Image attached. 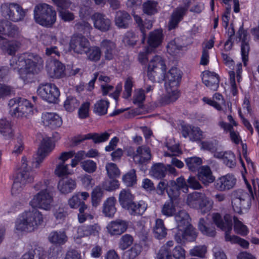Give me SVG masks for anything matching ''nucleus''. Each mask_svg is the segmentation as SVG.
I'll return each instance as SVG.
<instances>
[{
  "label": "nucleus",
  "instance_id": "f257e3e1",
  "mask_svg": "<svg viewBox=\"0 0 259 259\" xmlns=\"http://www.w3.org/2000/svg\"><path fill=\"white\" fill-rule=\"evenodd\" d=\"M166 67L162 57L155 55L150 59L147 68V75L152 82L165 80L166 94L161 97L159 102L162 105L176 101L179 97L177 90L182 77L181 71L177 68H172L166 74Z\"/></svg>",
  "mask_w": 259,
  "mask_h": 259
},
{
  "label": "nucleus",
  "instance_id": "f03ea898",
  "mask_svg": "<svg viewBox=\"0 0 259 259\" xmlns=\"http://www.w3.org/2000/svg\"><path fill=\"white\" fill-rule=\"evenodd\" d=\"M19 62L23 66L22 68L19 69V74L20 77L25 82H30L34 76L39 74L44 68V60L37 54H20Z\"/></svg>",
  "mask_w": 259,
  "mask_h": 259
},
{
  "label": "nucleus",
  "instance_id": "7ed1b4c3",
  "mask_svg": "<svg viewBox=\"0 0 259 259\" xmlns=\"http://www.w3.org/2000/svg\"><path fill=\"white\" fill-rule=\"evenodd\" d=\"M43 222L42 215L37 209L25 211L19 216L15 227L20 231L31 232L36 229Z\"/></svg>",
  "mask_w": 259,
  "mask_h": 259
},
{
  "label": "nucleus",
  "instance_id": "20e7f679",
  "mask_svg": "<svg viewBox=\"0 0 259 259\" xmlns=\"http://www.w3.org/2000/svg\"><path fill=\"white\" fill-rule=\"evenodd\" d=\"M212 220L217 226L225 231V240L231 243H236L243 248L246 249L249 247V242L245 239L236 235H230V233L232 229V220L229 214L224 216V220L221 215L219 213L212 214Z\"/></svg>",
  "mask_w": 259,
  "mask_h": 259
},
{
  "label": "nucleus",
  "instance_id": "39448f33",
  "mask_svg": "<svg viewBox=\"0 0 259 259\" xmlns=\"http://www.w3.org/2000/svg\"><path fill=\"white\" fill-rule=\"evenodd\" d=\"M244 181L250 196L242 189L236 190L231 193V204L233 211L239 214L243 213V210H247L249 208L251 204L250 197L254 198L253 191L250 184L245 179Z\"/></svg>",
  "mask_w": 259,
  "mask_h": 259
},
{
  "label": "nucleus",
  "instance_id": "423d86ee",
  "mask_svg": "<svg viewBox=\"0 0 259 259\" xmlns=\"http://www.w3.org/2000/svg\"><path fill=\"white\" fill-rule=\"evenodd\" d=\"M33 17L36 23L49 28L55 23L57 13L53 6L46 3H40L34 7Z\"/></svg>",
  "mask_w": 259,
  "mask_h": 259
},
{
  "label": "nucleus",
  "instance_id": "0eeeda50",
  "mask_svg": "<svg viewBox=\"0 0 259 259\" xmlns=\"http://www.w3.org/2000/svg\"><path fill=\"white\" fill-rule=\"evenodd\" d=\"M8 107L9 113L13 117H27L33 114V105L28 100L22 97H17L10 99Z\"/></svg>",
  "mask_w": 259,
  "mask_h": 259
},
{
  "label": "nucleus",
  "instance_id": "6e6552de",
  "mask_svg": "<svg viewBox=\"0 0 259 259\" xmlns=\"http://www.w3.org/2000/svg\"><path fill=\"white\" fill-rule=\"evenodd\" d=\"M2 16L13 22H19L24 20L28 12L19 4L15 3H5L1 7Z\"/></svg>",
  "mask_w": 259,
  "mask_h": 259
},
{
  "label": "nucleus",
  "instance_id": "1a4fd4ad",
  "mask_svg": "<svg viewBox=\"0 0 259 259\" xmlns=\"http://www.w3.org/2000/svg\"><path fill=\"white\" fill-rule=\"evenodd\" d=\"M53 202V197L50 191H39L33 196L29 204L33 208L49 210L52 207Z\"/></svg>",
  "mask_w": 259,
  "mask_h": 259
},
{
  "label": "nucleus",
  "instance_id": "9d476101",
  "mask_svg": "<svg viewBox=\"0 0 259 259\" xmlns=\"http://www.w3.org/2000/svg\"><path fill=\"white\" fill-rule=\"evenodd\" d=\"M37 93L43 100L50 103H56L60 96V91L56 85L47 83L39 86Z\"/></svg>",
  "mask_w": 259,
  "mask_h": 259
},
{
  "label": "nucleus",
  "instance_id": "9b49d317",
  "mask_svg": "<svg viewBox=\"0 0 259 259\" xmlns=\"http://www.w3.org/2000/svg\"><path fill=\"white\" fill-rule=\"evenodd\" d=\"M181 190L185 193L188 192V186L184 177H180L176 181H168L166 193L170 199H177L180 195Z\"/></svg>",
  "mask_w": 259,
  "mask_h": 259
},
{
  "label": "nucleus",
  "instance_id": "f8f14e48",
  "mask_svg": "<svg viewBox=\"0 0 259 259\" xmlns=\"http://www.w3.org/2000/svg\"><path fill=\"white\" fill-rule=\"evenodd\" d=\"M54 147L55 144L51 138H44L38 149L36 156L35 157V161L33 162V166L38 168L45 158L53 151Z\"/></svg>",
  "mask_w": 259,
  "mask_h": 259
},
{
  "label": "nucleus",
  "instance_id": "ddd939ff",
  "mask_svg": "<svg viewBox=\"0 0 259 259\" xmlns=\"http://www.w3.org/2000/svg\"><path fill=\"white\" fill-rule=\"evenodd\" d=\"M183 6L177 7L172 12L168 22V29L171 30L178 27L179 23L186 15L191 3V0H182Z\"/></svg>",
  "mask_w": 259,
  "mask_h": 259
},
{
  "label": "nucleus",
  "instance_id": "4468645a",
  "mask_svg": "<svg viewBox=\"0 0 259 259\" xmlns=\"http://www.w3.org/2000/svg\"><path fill=\"white\" fill-rule=\"evenodd\" d=\"M197 237V232L191 224L181 230H177L175 233L174 239L179 244H184L186 242H192Z\"/></svg>",
  "mask_w": 259,
  "mask_h": 259
},
{
  "label": "nucleus",
  "instance_id": "2eb2a0df",
  "mask_svg": "<svg viewBox=\"0 0 259 259\" xmlns=\"http://www.w3.org/2000/svg\"><path fill=\"white\" fill-rule=\"evenodd\" d=\"M90 45L88 39L81 35H73L69 42L70 49L75 53L80 55L86 53Z\"/></svg>",
  "mask_w": 259,
  "mask_h": 259
},
{
  "label": "nucleus",
  "instance_id": "dca6fc26",
  "mask_svg": "<svg viewBox=\"0 0 259 259\" xmlns=\"http://www.w3.org/2000/svg\"><path fill=\"white\" fill-rule=\"evenodd\" d=\"M236 182L235 176L228 174L218 179L214 183V187L220 191H227L233 189Z\"/></svg>",
  "mask_w": 259,
  "mask_h": 259
},
{
  "label": "nucleus",
  "instance_id": "f3484780",
  "mask_svg": "<svg viewBox=\"0 0 259 259\" xmlns=\"http://www.w3.org/2000/svg\"><path fill=\"white\" fill-rule=\"evenodd\" d=\"M46 68L48 75L51 78H59L65 75V66L57 60L47 62Z\"/></svg>",
  "mask_w": 259,
  "mask_h": 259
},
{
  "label": "nucleus",
  "instance_id": "a211bd4d",
  "mask_svg": "<svg viewBox=\"0 0 259 259\" xmlns=\"http://www.w3.org/2000/svg\"><path fill=\"white\" fill-rule=\"evenodd\" d=\"M157 259H185V251L180 246H176L172 252L165 247L161 248L157 256Z\"/></svg>",
  "mask_w": 259,
  "mask_h": 259
},
{
  "label": "nucleus",
  "instance_id": "6ab92c4d",
  "mask_svg": "<svg viewBox=\"0 0 259 259\" xmlns=\"http://www.w3.org/2000/svg\"><path fill=\"white\" fill-rule=\"evenodd\" d=\"M91 19L93 22L94 27L101 32H107L111 26V21L105 14L100 13H95Z\"/></svg>",
  "mask_w": 259,
  "mask_h": 259
},
{
  "label": "nucleus",
  "instance_id": "aec40b11",
  "mask_svg": "<svg viewBox=\"0 0 259 259\" xmlns=\"http://www.w3.org/2000/svg\"><path fill=\"white\" fill-rule=\"evenodd\" d=\"M128 226V222L121 219L111 221L107 226L108 232L111 235H120L124 233Z\"/></svg>",
  "mask_w": 259,
  "mask_h": 259
},
{
  "label": "nucleus",
  "instance_id": "412c9836",
  "mask_svg": "<svg viewBox=\"0 0 259 259\" xmlns=\"http://www.w3.org/2000/svg\"><path fill=\"white\" fill-rule=\"evenodd\" d=\"M33 180V177H29L25 173L18 174L12 187V194L16 195L19 194L22 191L24 186L26 183L32 182Z\"/></svg>",
  "mask_w": 259,
  "mask_h": 259
},
{
  "label": "nucleus",
  "instance_id": "4be33fe9",
  "mask_svg": "<svg viewBox=\"0 0 259 259\" xmlns=\"http://www.w3.org/2000/svg\"><path fill=\"white\" fill-rule=\"evenodd\" d=\"M0 33L10 37L17 38L20 31L19 27L7 20L0 21Z\"/></svg>",
  "mask_w": 259,
  "mask_h": 259
},
{
  "label": "nucleus",
  "instance_id": "5701e85b",
  "mask_svg": "<svg viewBox=\"0 0 259 259\" xmlns=\"http://www.w3.org/2000/svg\"><path fill=\"white\" fill-rule=\"evenodd\" d=\"M151 158L150 149L144 145L139 146L134 155V160L136 163L143 164L148 162Z\"/></svg>",
  "mask_w": 259,
  "mask_h": 259
},
{
  "label": "nucleus",
  "instance_id": "b1692460",
  "mask_svg": "<svg viewBox=\"0 0 259 259\" xmlns=\"http://www.w3.org/2000/svg\"><path fill=\"white\" fill-rule=\"evenodd\" d=\"M100 49L104 53L106 60L113 59L116 54V46L114 42L107 39H103L100 43Z\"/></svg>",
  "mask_w": 259,
  "mask_h": 259
},
{
  "label": "nucleus",
  "instance_id": "393cba45",
  "mask_svg": "<svg viewBox=\"0 0 259 259\" xmlns=\"http://www.w3.org/2000/svg\"><path fill=\"white\" fill-rule=\"evenodd\" d=\"M110 134L105 132L101 134L98 133H89L80 136L75 140V143L77 144L86 140H93L95 144L104 142L107 141L110 137Z\"/></svg>",
  "mask_w": 259,
  "mask_h": 259
},
{
  "label": "nucleus",
  "instance_id": "a878e982",
  "mask_svg": "<svg viewBox=\"0 0 259 259\" xmlns=\"http://www.w3.org/2000/svg\"><path fill=\"white\" fill-rule=\"evenodd\" d=\"M42 122L46 126L56 128L62 124V120L59 115L52 112L43 113L41 116Z\"/></svg>",
  "mask_w": 259,
  "mask_h": 259
},
{
  "label": "nucleus",
  "instance_id": "bb28decb",
  "mask_svg": "<svg viewBox=\"0 0 259 259\" xmlns=\"http://www.w3.org/2000/svg\"><path fill=\"white\" fill-rule=\"evenodd\" d=\"M114 21L117 27L126 29L132 23V19L131 15L126 11L119 10L116 12Z\"/></svg>",
  "mask_w": 259,
  "mask_h": 259
},
{
  "label": "nucleus",
  "instance_id": "cd10ccee",
  "mask_svg": "<svg viewBox=\"0 0 259 259\" xmlns=\"http://www.w3.org/2000/svg\"><path fill=\"white\" fill-rule=\"evenodd\" d=\"M203 83L212 91H216L219 87V75L213 72H206L202 77Z\"/></svg>",
  "mask_w": 259,
  "mask_h": 259
},
{
  "label": "nucleus",
  "instance_id": "c85d7f7f",
  "mask_svg": "<svg viewBox=\"0 0 259 259\" xmlns=\"http://www.w3.org/2000/svg\"><path fill=\"white\" fill-rule=\"evenodd\" d=\"M21 44L18 41H9L0 36V48L10 55H14L20 48Z\"/></svg>",
  "mask_w": 259,
  "mask_h": 259
},
{
  "label": "nucleus",
  "instance_id": "c756f323",
  "mask_svg": "<svg viewBox=\"0 0 259 259\" xmlns=\"http://www.w3.org/2000/svg\"><path fill=\"white\" fill-rule=\"evenodd\" d=\"M147 208V203L143 200H140L138 202L133 201L125 209L132 215H141L144 213Z\"/></svg>",
  "mask_w": 259,
  "mask_h": 259
},
{
  "label": "nucleus",
  "instance_id": "7c9ffc66",
  "mask_svg": "<svg viewBox=\"0 0 259 259\" xmlns=\"http://www.w3.org/2000/svg\"><path fill=\"white\" fill-rule=\"evenodd\" d=\"M48 240L51 243L60 246L67 241L68 237L64 231H53L50 233Z\"/></svg>",
  "mask_w": 259,
  "mask_h": 259
},
{
  "label": "nucleus",
  "instance_id": "2f4dec72",
  "mask_svg": "<svg viewBox=\"0 0 259 259\" xmlns=\"http://www.w3.org/2000/svg\"><path fill=\"white\" fill-rule=\"evenodd\" d=\"M76 184L75 180L72 179L64 178L60 180L58 184L59 191L64 194L71 193L76 188Z\"/></svg>",
  "mask_w": 259,
  "mask_h": 259
},
{
  "label": "nucleus",
  "instance_id": "473e14b6",
  "mask_svg": "<svg viewBox=\"0 0 259 259\" xmlns=\"http://www.w3.org/2000/svg\"><path fill=\"white\" fill-rule=\"evenodd\" d=\"M101 230V227L98 224L90 225H82L78 227L77 233L80 237L96 236Z\"/></svg>",
  "mask_w": 259,
  "mask_h": 259
},
{
  "label": "nucleus",
  "instance_id": "72a5a7b5",
  "mask_svg": "<svg viewBox=\"0 0 259 259\" xmlns=\"http://www.w3.org/2000/svg\"><path fill=\"white\" fill-rule=\"evenodd\" d=\"M199 179L205 185H208L214 181V177L212 175L210 167L208 166H202L198 172Z\"/></svg>",
  "mask_w": 259,
  "mask_h": 259
},
{
  "label": "nucleus",
  "instance_id": "f704fd0d",
  "mask_svg": "<svg viewBox=\"0 0 259 259\" xmlns=\"http://www.w3.org/2000/svg\"><path fill=\"white\" fill-rule=\"evenodd\" d=\"M175 220L177 224V230H181L191 225V219L189 214L185 210H180L176 213Z\"/></svg>",
  "mask_w": 259,
  "mask_h": 259
},
{
  "label": "nucleus",
  "instance_id": "c9c22d12",
  "mask_svg": "<svg viewBox=\"0 0 259 259\" xmlns=\"http://www.w3.org/2000/svg\"><path fill=\"white\" fill-rule=\"evenodd\" d=\"M115 202L116 199L114 197H109L104 202L102 212L105 217H113L116 211Z\"/></svg>",
  "mask_w": 259,
  "mask_h": 259
},
{
  "label": "nucleus",
  "instance_id": "e433bc0d",
  "mask_svg": "<svg viewBox=\"0 0 259 259\" xmlns=\"http://www.w3.org/2000/svg\"><path fill=\"white\" fill-rule=\"evenodd\" d=\"M163 40L162 30L157 29L150 32L148 43L151 48H155L161 44Z\"/></svg>",
  "mask_w": 259,
  "mask_h": 259
},
{
  "label": "nucleus",
  "instance_id": "4c0bfd02",
  "mask_svg": "<svg viewBox=\"0 0 259 259\" xmlns=\"http://www.w3.org/2000/svg\"><path fill=\"white\" fill-rule=\"evenodd\" d=\"M153 232L154 237L158 239H162L165 237L167 234V229L162 220L160 219L156 220Z\"/></svg>",
  "mask_w": 259,
  "mask_h": 259
},
{
  "label": "nucleus",
  "instance_id": "58836bf2",
  "mask_svg": "<svg viewBox=\"0 0 259 259\" xmlns=\"http://www.w3.org/2000/svg\"><path fill=\"white\" fill-rule=\"evenodd\" d=\"M0 134L6 139H9L14 135L11 123L6 119H0Z\"/></svg>",
  "mask_w": 259,
  "mask_h": 259
},
{
  "label": "nucleus",
  "instance_id": "ea45409f",
  "mask_svg": "<svg viewBox=\"0 0 259 259\" xmlns=\"http://www.w3.org/2000/svg\"><path fill=\"white\" fill-rule=\"evenodd\" d=\"M204 196V194L198 192L189 194L187 198L188 205L192 208L197 209L200 206V203Z\"/></svg>",
  "mask_w": 259,
  "mask_h": 259
},
{
  "label": "nucleus",
  "instance_id": "a19ab883",
  "mask_svg": "<svg viewBox=\"0 0 259 259\" xmlns=\"http://www.w3.org/2000/svg\"><path fill=\"white\" fill-rule=\"evenodd\" d=\"M78 220L79 223H83L88 220H92L94 216L92 214L90 208L84 203H82L79 208Z\"/></svg>",
  "mask_w": 259,
  "mask_h": 259
},
{
  "label": "nucleus",
  "instance_id": "79ce46f5",
  "mask_svg": "<svg viewBox=\"0 0 259 259\" xmlns=\"http://www.w3.org/2000/svg\"><path fill=\"white\" fill-rule=\"evenodd\" d=\"M150 173L151 176L156 179H163L166 173V166L163 163H156L151 167Z\"/></svg>",
  "mask_w": 259,
  "mask_h": 259
},
{
  "label": "nucleus",
  "instance_id": "37998d69",
  "mask_svg": "<svg viewBox=\"0 0 259 259\" xmlns=\"http://www.w3.org/2000/svg\"><path fill=\"white\" fill-rule=\"evenodd\" d=\"M233 219L235 232L243 237L247 236L249 232L248 227L239 220L237 217L234 216Z\"/></svg>",
  "mask_w": 259,
  "mask_h": 259
},
{
  "label": "nucleus",
  "instance_id": "c03bdc74",
  "mask_svg": "<svg viewBox=\"0 0 259 259\" xmlns=\"http://www.w3.org/2000/svg\"><path fill=\"white\" fill-rule=\"evenodd\" d=\"M134 196L128 190L123 189L120 192L119 202L122 207L125 209L133 201Z\"/></svg>",
  "mask_w": 259,
  "mask_h": 259
},
{
  "label": "nucleus",
  "instance_id": "a18cd8bd",
  "mask_svg": "<svg viewBox=\"0 0 259 259\" xmlns=\"http://www.w3.org/2000/svg\"><path fill=\"white\" fill-rule=\"evenodd\" d=\"M109 106V102L107 100H100L94 104V112L96 114L102 116L105 115Z\"/></svg>",
  "mask_w": 259,
  "mask_h": 259
},
{
  "label": "nucleus",
  "instance_id": "49530a36",
  "mask_svg": "<svg viewBox=\"0 0 259 259\" xmlns=\"http://www.w3.org/2000/svg\"><path fill=\"white\" fill-rule=\"evenodd\" d=\"M104 189L100 186L95 187L91 193L92 203L94 207L98 206L102 201L104 195Z\"/></svg>",
  "mask_w": 259,
  "mask_h": 259
},
{
  "label": "nucleus",
  "instance_id": "de8ad7c7",
  "mask_svg": "<svg viewBox=\"0 0 259 259\" xmlns=\"http://www.w3.org/2000/svg\"><path fill=\"white\" fill-rule=\"evenodd\" d=\"M84 54L87 55V59L92 62H96L100 60L102 51L97 46L89 47V50Z\"/></svg>",
  "mask_w": 259,
  "mask_h": 259
},
{
  "label": "nucleus",
  "instance_id": "09e8293b",
  "mask_svg": "<svg viewBox=\"0 0 259 259\" xmlns=\"http://www.w3.org/2000/svg\"><path fill=\"white\" fill-rule=\"evenodd\" d=\"M142 247L139 244H134L130 249L124 251L123 253L124 259H135L141 252Z\"/></svg>",
  "mask_w": 259,
  "mask_h": 259
},
{
  "label": "nucleus",
  "instance_id": "8fccbe9b",
  "mask_svg": "<svg viewBox=\"0 0 259 259\" xmlns=\"http://www.w3.org/2000/svg\"><path fill=\"white\" fill-rule=\"evenodd\" d=\"M213 201L205 195L200 203V206L197 208L202 214L209 212L213 207Z\"/></svg>",
  "mask_w": 259,
  "mask_h": 259
},
{
  "label": "nucleus",
  "instance_id": "3c124183",
  "mask_svg": "<svg viewBox=\"0 0 259 259\" xmlns=\"http://www.w3.org/2000/svg\"><path fill=\"white\" fill-rule=\"evenodd\" d=\"M199 230L207 236L213 237L215 235V228L212 226H208L203 218H200L198 223Z\"/></svg>",
  "mask_w": 259,
  "mask_h": 259
},
{
  "label": "nucleus",
  "instance_id": "603ef678",
  "mask_svg": "<svg viewBox=\"0 0 259 259\" xmlns=\"http://www.w3.org/2000/svg\"><path fill=\"white\" fill-rule=\"evenodd\" d=\"M174 200L169 199L165 202L161 208V213L163 215L169 217L175 214L176 210L174 204Z\"/></svg>",
  "mask_w": 259,
  "mask_h": 259
},
{
  "label": "nucleus",
  "instance_id": "864d4df0",
  "mask_svg": "<svg viewBox=\"0 0 259 259\" xmlns=\"http://www.w3.org/2000/svg\"><path fill=\"white\" fill-rule=\"evenodd\" d=\"M79 104V101L75 97L70 96L65 101L64 107L66 111L71 112L77 108Z\"/></svg>",
  "mask_w": 259,
  "mask_h": 259
},
{
  "label": "nucleus",
  "instance_id": "5fc2aeb1",
  "mask_svg": "<svg viewBox=\"0 0 259 259\" xmlns=\"http://www.w3.org/2000/svg\"><path fill=\"white\" fill-rule=\"evenodd\" d=\"M185 161L188 168L192 171L198 170L202 164V159L197 157L187 158Z\"/></svg>",
  "mask_w": 259,
  "mask_h": 259
},
{
  "label": "nucleus",
  "instance_id": "6e6d98bb",
  "mask_svg": "<svg viewBox=\"0 0 259 259\" xmlns=\"http://www.w3.org/2000/svg\"><path fill=\"white\" fill-rule=\"evenodd\" d=\"M158 3L154 1H148L143 4V12L149 15H154L157 12Z\"/></svg>",
  "mask_w": 259,
  "mask_h": 259
},
{
  "label": "nucleus",
  "instance_id": "4d7b16f0",
  "mask_svg": "<svg viewBox=\"0 0 259 259\" xmlns=\"http://www.w3.org/2000/svg\"><path fill=\"white\" fill-rule=\"evenodd\" d=\"M81 168L88 174L95 172L97 169L96 162L92 160L88 159L80 162Z\"/></svg>",
  "mask_w": 259,
  "mask_h": 259
},
{
  "label": "nucleus",
  "instance_id": "13d9d810",
  "mask_svg": "<svg viewBox=\"0 0 259 259\" xmlns=\"http://www.w3.org/2000/svg\"><path fill=\"white\" fill-rule=\"evenodd\" d=\"M133 236L126 234L121 236L118 242V247L122 250H125L128 248L133 243Z\"/></svg>",
  "mask_w": 259,
  "mask_h": 259
},
{
  "label": "nucleus",
  "instance_id": "bf43d9fd",
  "mask_svg": "<svg viewBox=\"0 0 259 259\" xmlns=\"http://www.w3.org/2000/svg\"><path fill=\"white\" fill-rule=\"evenodd\" d=\"M122 181L127 187L133 186L137 182L136 170L131 169L122 177Z\"/></svg>",
  "mask_w": 259,
  "mask_h": 259
},
{
  "label": "nucleus",
  "instance_id": "052dcab7",
  "mask_svg": "<svg viewBox=\"0 0 259 259\" xmlns=\"http://www.w3.org/2000/svg\"><path fill=\"white\" fill-rule=\"evenodd\" d=\"M224 163L230 168L234 167L236 166V162L235 156L234 153L230 151H225L223 158Z\"/></svg>",
  "mask_w": 259,
  "mask_h": 259
},
{
  "label": "nucleus",
  "instance_id": "680f3d73",
  "mask_svg": "<svg viewBox=\"0 0 259 259\" xmlns=\"http://www.w3.org/2000/svg\"><path fill=\"white\" fill-rule=\"evenodd\" d=\"M106 170L108 177L110 178L118 177L120 175V170L117 165L114 163H108L106 165Z\"/></svg>",
  "mask_w": 259,
  "mask_h": 259
},
{
  "label": "nucleus",
  "instance_id": "e2e57ef3",
  "mask_svg": "<svg viewBox=\"0 0 259 259\" xmlns=\"http://www.w3.org/2000/svg\"><path fill=\"white\" fill-rule=\"evenodd\" d=\"M55 174L59 177L68 175L70 172L68 171V165L65 163L59 162L56 165L55 169Z\"/></svg>",
  "mask_w": 259,
  "mask_h": 259
},
{
  "label": "nucleus",
  "instance_id": "0e129e2a",
  "mask_svg": "<svg viewBox=\"0 0 259 259\" xmlns=\"http://www.w3.org/2000/svg\"><path fill=\"white\" fill-rule=\"evenodd\" d=\"M14 94V88L9 85L0 84V99H4Z\"/></svg>",
  "mask_w": 259,
  "mask_h": 259
},
{
  "label": "nucleus",
  "instance_id": "69168bd1",
  "mask_svg": "<svg viewBox=\"0 0 259 259\" xmlns=\"http://www.w3.org/2000/svg\"><path fill=\"white\" fill-rule=\"evenodd\" d=\"M145 99V91L142 89H137L135 91L133 96V103L135 104H141Z\"/></svg>",
  "mask_w": 259,
  "mask_h": 259
},
{
  "label": "nucleus",
  "instance_id": "338daca9",
  "mask_svg": "<svg viewBox=\"0 0 259 259\" xmlns=\"http://www.w3.org/2000/svg\"><path fill=\"white\" fill-rule=\"evenodd\" d=\"M134 81L132 77H128L124 83V90L123 93V98L125 99L131 97L132 92V88L133 87Z\"/></svg>",
  "mask_w": 259,
  "mask_h": 259
},
{
  "label": "nucleus",
  "instance_id": "774afa93",
  "mask_svg": "<svg viewBox=\"0 0 259 259\" xmlns=\"http://www.w3.org/2000/svg\"><path fill=\"white\" fill-rule=\"evenodd\" d=\"M168 181L165 180H161L157 184L156 187H155L154 191H156L157 195L163 196L165 192L167 193Z\"/></svg>",
  "mask_w": 259,
  "mask_h": 259
}]
</instances>
